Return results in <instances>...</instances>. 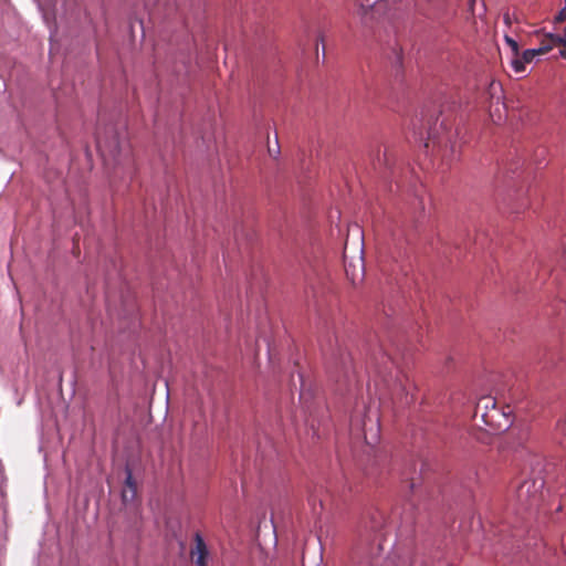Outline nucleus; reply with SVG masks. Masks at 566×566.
Returning <instances> with one entry per match:
<instances>
[{"mask_svg": "<svg viewBox=\"0 0 566 566\" xmlns=\"http://www.w3.org/2000/svg\"><path fill=\"white\" fill-rule=\"evenodd\" d=\"M436 116V112L426 111L421 114V118L413 122L415 136L423 143L424 148H432L444 156L448 147L453 150L454 134L451 130L452 124L449 118Z\"/></svg>", "mask_w": 566, "mask_h": 566, "instance_id": "1", "label": "nucleus"}, {"mask_svg": "<svg viewBox=\"0 0 566 566\" xmlns=\"http://www.w3.org/2000/svg\"><path fill=\"white\" fill-rule=\"evenodd\" d=\"M367 528L370 532L365 564L366 566H389V551L387 544V523L381 512H373L369 516Z\"/></svg>", "mask_w": 566, "mask_h": 566, "instance_id": "2", "label": "nucleus"}, {"mask_svg": "<svg viewBox=\"0 0 566 566\" xmlns=\"http://www.w3.org/2000/svg\"><path fill=\"white\" fill-rule=\"evenodd\" d=\"M358 7L356 14L365 28L376 29L385 25L388 14L385 0H355Z\"/></svg>", "mask_w": 566, "mask_h": 566, "instance_id": "3", "label": "nucleus"}, {"mask_svg": "<svg viewBox=\"0 0 566 566\" xmlns=\"http://www.w3.org/2000/svg\"><path fill=\"white\" fill-rule=\"evenodd\" d=\"M344 269L347 279L353 285H357L363 282L365 277V262L363 256V250H359L355 255L348 256L347 245L344 248Z\"/></svg>", "mask_w": 566, "mask_h": 566, "instance_id": "4", "label": "nucleus"}, {"mask_svg": "<svg viewBox=\"0 0 566 566\" xmlns=\"http://www.w3.org/2000/svg\"><path fill=\"white\" fill-rule=\"evenodd\" d=\"M208 547L199 533L193 536V545L190 549V558L196 566H208Z\"/></svg>", "mask_w": 566, "mask_h": 566, "instance_id": "5", "label": "nucleus"}, {"mask_svg": "<svg viewBox=\"0 0 566 566\" xmlns=\"http://www.w3.org/2000/svg\"><path fill=\"white\" fill-rule=\"evenodd\" d=\"M96 143L97 148L105 161L114 160L115 163H118L117 157L119 156L122 149L117 137H113L112 140H106L101 136H97Z\"/></svg>", "mask_w": 566, "mask_h": 566, "instance_id": "6", "label": "nucleus"}, {"mask_svg": "<svg viewBox=\"0 0 566 566\" xmlns=\"http://www.w3.org/2000/svg\"><path fill=\"white\" fill-rule=\"evenodd\" d=\"M566 44V29L564 30V34H553L547 33L543 36L539 46L537 48L541 55L548 53L554 46L559 48V55L562 56V52L565 49Z\"/></svg>", "mask_w": 566, "mask_h": 566, "instance_id": "7", "label": "nucleus"}, {"mask_svg": "<svg viewBox=\"0 0 566 566\" xmlns=\"http://www.w3.org/2000/svg\"><path fill=\"white\" fill-rule=\"evenodd\" d=\"M480 411H483L482 415H481L483 421L486 424H492L493 418H494V413L499 412V410L495 407V400L493 398H491V397H483V398H481L478 401L476 406H475V416Z\"/></svg>", "mask_w": 566, "mask_h": 566, "instance_id": "8", "label": "nucleus"}, {"mask_svg": "<svg viewBox=\"0 0 566 566\" xmlns=\"http://www.w3.org/2000/svg\"><path fill=\"white\" fill-rule=\"evenodd\" d=\"M535 488V482L524 481L517 489V500L525 504L527 507H532L538 501L536 491L531 494V489Z\"/></svg>", "mask_w": 566, "mask_h": 566, "instance_id": "9", "label": "nucleus"}, {"mask_svg": "<svg viewBox=\"0 0 566 566\" xmlns=\"http://www.w3.org/2000/svg\"><path fill=\"white\" fill-rule=\"evenodd\" d=\"M127 476H126V489L122 493L123 502L132 501L136 495V485L133 481L132 471L127 469Z\"/></svg>", "mask_w": 566, "mask_h": 566, "instance_id": "10", "label": "nucleus"}, {"mask_svg": "<svg viewBox=\"0 0 566 566\" xmlns=\"http://www.w3.org/2000/svg\"><path fill=\"white\" fill-rule=\"evenodd\" d=\"M409 387H410L409 379L406 375H402V378H400V377L397 378L396 384H395V389L398 392L408 395Z\"/></svg>", "mask_w": 566, "mask_h": 566, "instance_id": "11", "label": "nucleus"}, {"mask_svg": "<svg viewBox=\"0 0 566 566\" xmlns=\"http://www.w3.org/2000/svg\"><path fill=\"white\" fill-rule=\"evenodd\" d=\"M515 57L512 60V67L516 73H521L525 70V62L520 55H514Z\"/></svg>", "mask_w": 566, "mask_h": 566, "instance_id": "12", "label": "nucleus"}, {"mask_svg": "<svg viewBox=\"0 0 566 566\" xmlns=\"http://www.w3.org/2000/svg\"><path fill=\"white\" fill-rule=\"evenodd\" d=\"M537 55H541L537 49H530V50H525L521 57L527 64V63H531Z\"/></svg>", "mask_w": 566, "mask_h": 566, "instance_id": "13", "label": "nucleus"}, {"mask_svg": "<svg viewBox=\"0 0 566 566\" xmlns=\"http://www.w3.org/2000/svg\"><path fill=\"white\" fill-rule=\"evenodd\" d=\"M556 431L558 434L566 438V416L558 420L556 424Z\"/></svg>", "mask_w": 566, "mask_h": 566, "instance_id": "14", "label": "nucleus"}, {"mask_svg": "<svg viewBox=\"0 0 566 566\" xmlns=\"http://www.w3.org/2000/svg\"><path fill=\"white\" fill-rule=\"evenodd\" d=\"M504 39H505L506 44L511 48L513 54L518 55V50H520L518 43L509 35H505Z\"/></svg>", "mask_w": 566, "mask_h": 566, "instance_id": "15", "label": "nucleus"}, {"mask_svg": "<svg viewBox=\"0 0 566 566\" xmlns=\"http://www.w3.org/2000/svg\"><path fill=\"white\" fill-rule=\"evenodd\" d=\"M501 90V85L500 83L495 82V81H492L489 85V94L491 97L494 96V94Z\"/></svg>", "mask_w": 566, "mask_h": 566, "instance_id": "16", "label": "nucleus"}, {"mask_svg": "<svg viewBox=\"0 0 566 566\" xmlns=\"http://www.w3.org/2000/svg\"><path fill=\"white\" fill-rule=\"evenodd\" d=\"M564 21H566V7L559 10V12L554 18L555 23H560Z\"/></svg>", "mask_w": 566, "mask_h": 566, "instance_id": "17", "label": "nucleus"}, {"mask_svg": "<svg viewBox=\"0 0 566 566\" xmlns=\"http://www.w3.org/2000/svg\"><path fill=\"white\" fill-rule=\"evenodd\" d=\"M396 60H397V65L395 66V70H396V76H398L400 73H401V56L400 54H397L396 55Z\"/></svg>", "mask_w": 566, "mask_h": 566, "instance_id": "18", "label": "nucleus"}, {"mask_svg": "<svg viewBox=\"0 0 566 566\" xmlns=\"http://www.w3.org/2000/svg\"><path fill=\"white\" fill-rule=\"evenodd\" d=\"M475 1H476V0H470V1H469V8H470V11L472 12V14H474V6H475Z\"/></svg>", "mask_w": 566, "mask_h": 566, "instance_id": "19", "label": "nucleus"}, {"mask_svg": "<svg viewBox=\"0 0 566 566\" xmlns=\"http://www.w3.org/2000/svg\"><path fill=\"white\" fill-rule=\"evenodd\" d=\"M418 205H419V209H420L421 211H423V210H424V203H423V200H422V199H419Z\"/></svg>", "mask_w": 566, "mask_h": 566, "instance_id": "20", "label": "nucleus"}, {"mask_svg": "<svg viewBox=\"0 0 566 566\" xmlns=\"http://www.w3.org/2000/svg\"><path fill=\"white\" fill-rule=\"evenodd\" d=\"M269 153L271 156H275L273 153L279 154V150L269 148Z\"/></svg>", "mask_w": 566, "mask_h": 566, "instance_id": "21", "label": "nucleus"}, {"mask_svg": "<svg viewBox=\"0 0 566 566\" xmlns=\"http://www.w3.org/2000/svg\"><path fill=\"white\" fill-rule=\"evenodd\" d=\"M269 153L271 156H275L273 153L279 154V150L269 148Z\"/></svg>", "mask_w": 566, "mask_h": 566, "instance_id": "22", "label": "nucleus"}, {"mask_svg": "<svg viewBox=\"0 0 566 566\" xmlns=\"http://www.w3.org/2000/svg\"><path fill=\"white\" fill-rule=\"evenodd\" d=\"M269 153L271 156H275L273 153L279 154V150L269 148Z\"/></svg>", "mask_w": 566, "mask_h": 566, "instance_id": "23", "label": "nucleus"}, {"mask_svg": "<svg viewBox=\"0 0 566 566\" xmlns=\"http://www.w3.org/2000/svg\"><path fill=\"white\" fill-rule=\"evenodd\" d=\"M504 21H505V23H510V15L509 14L504 15Z\"/></svg>", "mask_w": 566, "mask_h": 566, "instance_id": "24", "label": "nucleus"}, {"mask_svg": "<svg viewBox=\"0 0 566 566\" xmlns=\"http://www.w3.org/2000/svg\"><path fill=\"white\" fill-rule=\"evenodd\" d=\"M317 41H322V42H323V36H322V35H319V36L317 38Z\"/></svg>", "mask_w": 566, "mask_h": 566, "instance_id": "25", "label": "nucleus"}, {"mask_svg": "<svg viewBox=\"0 0 566 566\" xmlns=\"http://www.w3.org/2000/svg\"><path fill=\"white\" fill-rule=\"evenodd\" d=\"M424 465L426 464L423 462H421V471L423 470Z\"/></svg>", "mask_w": 566, "mask_h": 566, "instance_id": "26", "label": "nucleus"}]
</instances>
